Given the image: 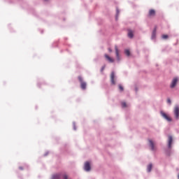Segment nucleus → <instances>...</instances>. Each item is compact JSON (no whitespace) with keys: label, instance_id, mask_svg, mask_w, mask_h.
<instances>
[{"label":"nucleus","instance_id":"f03ea898","mask_svg":"<svg viewBox=\"0 0 179 179\" xmlns=\"http://www.w3.org/2000/svg\"><path fill=\"white\" fill-rule=\"evenodd\" d=\"M173 114L175 115L176 120L179 119V106L176 105L173 108Z\"/></svg>","mask_w":179,"mask_h":179},{"label":"nucleus","instance_id":"9d476101","mask_svg":"<svg viewBox=\"0 0 179 179\" xmlns=\"http://www.w3.org/2000/svg\"><path fill=\"white\" fill-rule=\"evenodd\" d=\"M150 146L151 148V150H156V147L155 146V143L152 142V140H149Z\"/></svg>","mask_w":179,"mask_h":179},{"label":"nucleus","instance_id":"f3484780","mask_svg":"<svg viewBox=\"0 0 179 179\" xmlns=\"http://www.w3.org/2000/svg\"><path fill=\"white\" fill-rule=\"evenodd\" d=\"M119 89H120V92H124V87H122V85H119Z\"/></svg>","mask_w":179,"mask_h":179},{"label":"nucleus","instance_id":"6ab92c4d","mask_svg":"<svg viewBox=\"0 0 179 179\" xmlns=\"http://www.w3.org/2000/svg\"><path fill=\"white\" fill-rule=\"evenodd\" d=\"M162 38L166 40V38H169V36L168 35H162Z\"/></svg>","mask_w":179,"mask_h":179},{"label":"nucleus","instance_id":"b1692460","mask_svg":"<svg viewBox=\"0 0 179 179\" xmlns=\"http://www.w3.org/2000/svg\"><path fill=\"white\" fill-rule=\"evenodd\" d=\"M118 13H120V10L117 9V15H118Z\"/></svg>","mask_w":179,"mask_h":179},{"label":"nucleus","instance_id":"20e7f679","mask_svg":"<svg viewBox=\"0 0 179 179\" xmlns=\"http://www.w3.org/2000/svg\"><path fill=\"white\" fill-rule=\"evenodd\" d=\"M110 82L112 85H115V73L114 71L110 74Z\"/></svg>","mask_w":179,"mask_h":179},{"label":"nucleus","instance_id":"4468645a","mask_svg":"<svg viewBox=\"0 0 179 179\" xmlns=\"http://www.w3.org/2000/svg\"><path fill=\"white\" fill-rule=\"evenodd\" d=\"M157 29V27H155L153 31H152V38H155V37H156V30Z\"/></svg>","mask_w":179,"mask_h":179},{"label":"nucleus","instance_id":"f257e3e1","mask_svg":"<svg viewBox=\"0 0 179 179\" xmlns=\"http://www.w3.org/2000/svg\"><path fill=\"white\" fill-rule=\"evenodd\" d=\"M78 80L80 83V87L81 89H83V90H86V82L83 81V78H82V76H78Z\"/></svg>","mask_w":179,"mask_h":179},{"label":"nucleus","instance_id":"9b49d317","mask_svg":"<svg viewBox=\"0 0 179 179\" xmlns=\"http://www.w3.org/2000/svg\"><path fill=\"white\" fill-rule=\"evenodd\" d=\"M168 146L169 148H171V143H173V136H169V141H168Z\"/></svg>","mask_w":179,"mask_h":179},{"label":"nucleus","instance_id":"0eeeda50","mask_svg":"<svg viewBox=\"0 0 179 179\" xmlns=\"http://www.w3.org/2000/svg\"><path fill=\"white\" fill-rule=\"evenodd\" d=\"M84 169L85 171H90L91 167H90V163L89 162H85Z\"/></svg>","mask_w":179,"mask_h":179},{"label":"nucleus","instance_id":"412c9836","mask_svg":"<svg viewBox=\"0 0 179 179\" xmlns=\"http://www.w3.org/2000/svg\"><path fill=\"white\" fill-rule=\"evenodd\" d=\"M63 178H64V179H68V176L64 175V176H63Z\"/></svg>","mask_w":179,"mask_h":179},{"label":"nucleus","instance_id":"39448f33","mask_svg":"<svg viewBox=\"0 0 179 179\" xmlns=\"http://www.w3.org/2000/svg\"><path fill=\"white\" fill-rule=\"evenodd\" d=\"M155 16H156V10L150 9L148 12V17H153Z\"/></svg>","mask_w":179,"mask_h":179},{"label":"nucleus","instance_id":"dca6fc26","mask_svg":"<svg viewBox=\"0 0 179 179\" xmlns=\"http://www.w3.org/2000/svg\"><path fill=\"white\" fill-rule=\"evenodd\" d=\"M124 54H126V55H127V57H129V55H131V52H129V50H126L124 51Z\"/></svg>","mask_w":179,"mask_h":179},{"label":"nucleus","instance_id":"393cba45","mask_svg":"<svg viewBox=\"0 0 179 179\" xmlns=\"http://www.w3.org/2000/svg\"><path fill=\"white\" fill-rule=\"evenodd\" d=\"M20 170H23V168L22 166L19 167Z\"/></svg>","mask_w":179,"mask_h":179},{"label":"nucleus","instance_id":"423d86ee","mask_svg":"<svg viewBox=\"0 0 179 179\" xmlns=\"http://www.w3.org/2000/svg\"><path fill=\"white\" fill-rule=\"evenodd\" d=\"M177 82H178V78H173L171 84V89H173V87H176V85H177Z\"/></svg>","mask_w":179,"mask_h":179},{"label":"nucleus","instance_id":"5701e85b","mask_svg":"<svg viewBox=\"0 0 179 179\" xmlns=\"http://www.w3.org/2000/svg\"><path fill=\"white\" fill-rule=\"evenodd\" d=\"M108 51H109V52H113V50L110 48H108Z\"/></svg>","mask_w":179,"mask_h":179},{"label":"nucleus","instance_id":"aec40b11","mask_svg":"<svg viewBox=\"0 0 179 179\" xmlns=\"http://www.w3.org/2000/svg\"><path fill=\"white\" fill-rule=\"evenodd\" d=\"M167 103H168L169 104H171V100L170 99H167Z\"/></svg>","mask_w":179,"mask_h":179},{"label":"nucleus","instance_id":"6e6552de","mask_svg":"<svg viewBox=\"0 0 179 179\" xmlns=\"http://www.w3.org/2000/svg\"><path fill=\"white\" fill-rule=\"evenodd\" d=\"M104 57H105L106 61H108L110 64H113V62H114V59H113L112 57H109L108 55L105 54Z\"/></svg>","mask_w":179,"mask_h":179},{"label":"nucleus","instance_id":"2eb2a0df","mask_svg":"<svg viewBox=\"0 0 179 179\" xmlns=\"http://www.w3.org/2000/svg\"><path fill=\"white\" fill-rule=\"evenodd\" d=\"M152 164H150L148 166V168H147V170L148 171V173H150L152 171Z\"/></svg>","mask_w":179,"mask_h":179},{"label":"nucleus","instance_id":"a878e982","mask_svg":"<svg viewBox=\"0 0 179 179\" xmlns=\"http://www.w3.org/2000/svg\"><path fill=\"white\" fill-rule=\"evenodd\" d=\"M44 1H47V0H44Z\"/></svg>","mask_w":179,"mask_h":179},{"label":"nucleus","instance_id":"1a4fd4ad","mask_svg":"<svg viewBox=\"0 0 179 179\" xmlns=\"http://www.w3.org/2000/svg\"><path fill=\"white\" fill-rule=\"evenodd\" d=\"M115 54H116V58L117 61H120V52L118 51V47L115 46Z\"/></svg>","mask_w":179,"mask_h":179},{"label":"nucleus","instance_id":"ddd939ff","mask_svg":"<svg viewBox=\"0 0 179 179\" xmlns=\"http://www.w3.org/2000/svg\"><path fill=\"white\" fill-rule=\"evenodd\" d=\"M61 178V173H57L52 176V179H60Z\"/></svg>","mask_w":179,"mask_h":179},{"label":"nucleus","instance_id":"a211bd4d","mask_svg":"<svg viewBox=\"0 0 179 179\" xmlns=\"http://www.w3.org/2000/svg\"><path fill=\"white\" fill-rule=\"evenodd\" d=\"M122 106L123 107V108H125V107H127V103L122 102Z\"/></svg>","mask_w":179,"mask_h":179},{"label":"nucleus","instance_id":"f8f14e48","mask_svg":"<svg viewBox=\"0 0 179 179\" xmlns=\"http://www.w3.org/2000/svg\"><path fill=\"white\" fill-rule=\"evenodd\" d=\"M128 37H129V38H134V31H132L131 29L128 30Z\"/></svg>","mask_w":179,"mask_h":179},{"label":"nucleus","instance_id":"7ed1b4c3","mask_svg":"<svg viewBox=\"0 0 179 179\" xmlns=\"http://www.w3.org/2000/svg\"><path fill=\"white\" fill-rule=\"evenodd\" d=\"M161 115L169 122H171V117L167 115L164 112H161Z\"/></svg>","mask_w":179,"mask_h":179},{"label":"nucleus","instance_id":"4be33fe9","mask_svg":"<svg viewBox=\"0 0 179 179\" xmlns=\"http://www.w3.org/2000/svg\"><path fill=\"white\" fill-rule=\"evenodd\" d=\"M105 66H103L102 68H101V72H103V71H104V69H105Z\"/></svg>","mask_w":179,"mask_h":179}]
</instances>
